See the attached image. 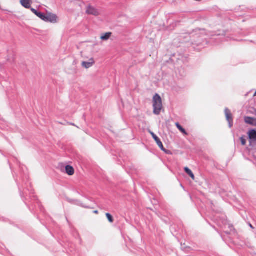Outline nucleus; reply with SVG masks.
<instances>
[{
  "label": "nucleus",
  "mask_w": 256,
  "mask_h": 256,
  "mask_svg": "<svg viewBox=\"0 0 256 256\" xmlns=\"http://www.w3.org/2000/svg\"><path fill=\"white\" fill-rule=\"evenodd\" d=\"M184 171L186 172L190 176L193 180H194L195 179V176L194 174L192 173V170L189 169L187 167H186L184 168Z\"/></svg>",
  "instance_id": "16"
},
{
  "label": "nucleus",
  "mask_w": 256,
  "mask_h": 256,
  "mask_svg": "<svg viewBox=\"0 0 256 256\" xmlns=\"http://www.w3.org/2000/svg\"><path fill=\"white\" fill-rule=\"evenodd\" d=\"M158 146L162 150L164 151L165 150V148L164 147L162 142H161L160 143L158 144Z\"/></svg>",
  "instance_id": "20"
},
{
  "label": "nucleus",
  "mask_w": 256,
  "mask_h": 256,
  "mask_svg": "<svg viewBox=\"0 0 256 256\" xmlns=\"http://www.w3.org/2000/svg\"><path fill=\"white\" fill-rule=\"evenodd\" d=\"M106 216L110 223H112L114 222V219L112 216L110 214L106 213Z\"/></svg>",
  "instance_id": "18"
},
{
  "label": "nucleus",
  "mask_w": 256,
  "mask_h": 256,
  "mask_svg": "<svg viewBox=\"0 0 256 256\" xmlns=\"http://www.w3.org/2000/svg\"><path fill=\"white\" fill-rule=\"evenodd\" d=\"M224 113L226 116V120L229 123L230 127L231 128L232 126V122L233 119L232 117V114L230 110L228 108H226L224 110Z\"/></svg>",
  "instance_id": "6"
},
{
  "label": "nucleus",
  "mask_w": 256,
  "mask_h": 256,
  "mask_svg": "<svg viewBox=\"0 0 256 256\" xmlns=\"http://www.w3.org/2000/svg\"><path fill=\"white\" fill-rule=\"evenodd\" d=\"M54 166L57 170H60L62 172H64V162H58L54 165Z\"/></svg>",
  "instance_id": "12"
},
{
  "label": "nucleus",
  "mask_w": 256,
  "mask_h": 256,
  "mask_svg": "<svg viewBox=\"0 0 256 256\" xmlns=\"http://www.w3.org/2000/svg\"><path fill=\"white\" fill-rule=\"evenodd\" d=\"M154 113L159 114L162 109V100L160 96L158 94H156L153 97Z\"/></svg>",
  "instance_id": "2"
},
{
  "label": "nucleus",
  "mask_w": 256,
  "mask_h": 256,
  "mask_svg": "<svg viewBox=\"0 0 256 256\" xmlns=\"http://www.w3.org/2000/svg\"><path fill=\"white\" fill-rule=\"evenodd\" d=\"M65 171L68 176H72L74 174V170L73 167L70 166H65Z\"/></svg>",
  "instance_id": "11"
},
{
  "label": "nucleus",
  "mask_w": 256,
  "mask_h": 256,
  "mask_svg": "<svg viewBox=\"0 0 256 256\" xmlns=\"http://www.w3.org/2000/svg\"><path fill=\"white\" fill-rule=\"evenodd\" d=\"M248 138L251 140H256V130H252L248 132Z\"/></svg>",
  "instance_id": "13"
},
{
  "label": "nucleus",
  "mask_w": 256,
  "mask_h": 256,
  "mask_svg": "<svg viewBox=\"0 0 256 256\" xmlns=\"http://www.w3.org/2000/svg\"><path fill=\"white\" fill-rule=\"evenodd\" d=\"M254 96H256V92H255V93L254 94Z\"/></svg>",
  "instance_id": "24"
},
{
  "label": "nucleus",
  "mask_w": 256,
  "mask_h": 256,
  "mask_svg": "<svg viewBox=\"0 0 256 256\" xmlns=\"http://www.w3.org/2000/svg\"><path fill=\"white\" fill-rule=\"evenodd\" d=\"M150 133L157 144L161 142L160 139L154 132H150Z\"/></svg>",
  "instance_id": "17"
},
{
  "label": "nucleus",
  "mask_w": 256,
  "mask_h": 256,
  "mask_svg": "<svg viewBox=\"0 0 256 256\" xmlns=\"http://www.w3.org/2000/svg\"><path fill=\"white\" fill-rule=\"evenodd\" d=\"M175 124L176 128L179 130L184 135L187 136L188 134L186 130L178 122H176Z\"/></svg>",
  "instance_id": "15"
},
{
  "label": "nucleus",
  "mask_w": 256,
  "mask_h": 256,
  "mask_svg": "<svg viewBox=\"0 0 256 256\" xmlns=\"http://www.w3.org/2000/svg\"><path fill=\"white\" fill-rule=\"evenodd\" d=\"M240 140L242 145L245 146L246 142V139L242 137L240 138Z\"/></svg>",
  "instance_id": "19"
},
{
  "label": "nucleus",
  "mask_w": 256,
  "mask_h": 256,
  "mask_svg": "<svg viewBox=\"0 0 256 256\" xmlns=\"http://www.w3.org/2000/svg\"><path fill=\"white\" fill-rule=\"evenodd\" d=\"M0 220L4 221V222L6 221V218H4L3 217L0 218Z\"/></svg>",
  "instance_id": "22"
},
{
  "label": "nucleus",
  "mask_w": 256,
  "mask_h": 256,
  "mask_svg": "<svg viewBox=\"0 0 256 256\" xmlns=\"http://www.w3.org/2000/svg\"><path fill=\"white\" fill-rule=\"evenodd\" d=\"M20 4L24 8L26 9H31L32 8L31 5L32 4V0H20Z\"/></svg>",
  "instance_id": "7"
},
{
  "label": "nucleus",
  "mask_w": 256,
  "mask_h": 256,
  "mask_svg": "<svg viewBox=\"0 0 256 256\" xmlns=\"http://www.w3.org/2000/svg\"><path fill=\"white\" fill-rule=\"evenodd\" d=\"M163 152H164L165 153L167 154H171V152L170 151L168 150H166V148H165V150H164Z\"/></svg>",
  "instance_id": "21"
},
{
  "label": "nucleus",
  "mask_w": 256,
  "mask_h": 256,
  "mask_svg": "<svg viewBox=\"0 0 256 256\" xmlns=\"http://www.w3.org/2000/svg\"><path fill=\"white\" fill-rule=\"evenodd\" d=\"M86 12L88 15H92L96 16H98L100 14V11L97 8L90 5H88L86 7Z\"/></svg>",
  "instance_id": "4"
},
{
  "label": "nucleus",
  "mask_w": 256,
  "mask_h": 256,
  "mask_svg": "<svg viewBox=\"0 0 256 256\" xmlns=\"http://www.w3.org/2000/svg\"><path fill=\"white\" fill-rule=\"evenodd\" d=\"M64 183V181L62 179H60L59 178H56V184L54 188L60 194V196H61L62 195L60 192L63 191Z\"/></svg>",
  "instance_id": "5"
},
{
  "label": "nucleus",
  "mask_w": 256,
  "mask_h": 256,
  "mask_svg": "<svg viewBox=\"0 0 256 256\" xmlns=\"http://www.w3.org/2000/svg\"><path fill=\"white\" fill-rule=\"evenodd\" d=\"M94 214H98V210H94Z\"/></svg>",
  "instance_id": "23"
},
{
  "label": "nucleus",
  "mask_w": 256,
  "mask_h": 256,
  "mask_svg": "<svg viewBox=\"0 0 256 256\" xmlns=\"http://www.w3.org/2000/svg\"><path fill=\"white\" fill-rule=\"evenodd\" d=\"M30 10L38 17L40 18L42 20V18L44 14V12H43L38 10H36L33 8H32L30 9Z\"/></svg>",
  "instance_id": "10"
},
{
  "label": "nucleus",
  "mask_w": 256,
  "mask_h": 256,
  "mask_svg": "<svg viewBox=\"0 0 256 256\" xmlns=\"http://www.w3.org/2000/svg\"><path fill=\"white\" fill-rule=\"evenodd\" d=\"M244 120L246 124L252 126H256V118L250 116H245L244 118Z\"/></svg>",
  "instance_id": "8"
},
{
  "label": "nucleus",
  "mask_w": 256,
  "mask_h": 256,
  "mask_svg": "<svg viewBox=\"0 0 256 256\" xmlns=\"http://www.w3.org/2000/svg\"><path fill=\"white\" fill-rule=\"evenodd\" d=\"M112 34L110 32H106V34H102L100 37V38L102 40H107L110 38V37L112 36Z\"/></svg>",
  "instance_id": "14"
},
{
  "label": "nucleus",
  "mask_w": 256,
  "mask_h": 256,
  "mask_svg": "<svg viewBox=\"0 0 256 256\" xmlns=\"http://www.w3.org/2000/svg\"><path fill=\"white\" fill-rule=\"evenodd\" d=\"M20 178L22 182V186H20L17 180H16V182L18 187L20 194L22 200L27 206L30 211L47 228L44 224L40 219L39 216L36 213L37 207L40 212L44 214L45 213V209L40 202L38 200L37 196L34 195V190L31 186V183L29 182V176L27 168L24 165L20 164Z\"/></svg>",
  "instance_id": "1"
},
{
  "label": "nucleus",
  "mask_w": 256,
  "mask_h": 256,
  "mask_svg": "<svg viewBox=\"0 0 256 256\" xmlns=\"http://www.w3.org/2000/svg\"><path fill=\"white\" fill-rule=\"evenodd\" d=\"M58 17L54 14L52 12H48L45 14L42 18V20L45 22L55 24L58 22Z\"/></svg>",
  "instance_id": "3"
},
{
  "label": "nucleus",
  "mask_w": 256,
  "mask_h": 256,
  "mask_svg": "<svg viewBox=\"0 0 256 256\" xmlns=\"http://www.w3.org/2000/svg\"><path fill=\"white\" fill-rule=\"evenodd\" d=\"M95 63L94 60L93 58L90 59L88 62H83L82 64V67L85 68H88L92 67Z\"/></svg>",
  "instance_id": "9"
}]
</instances>
